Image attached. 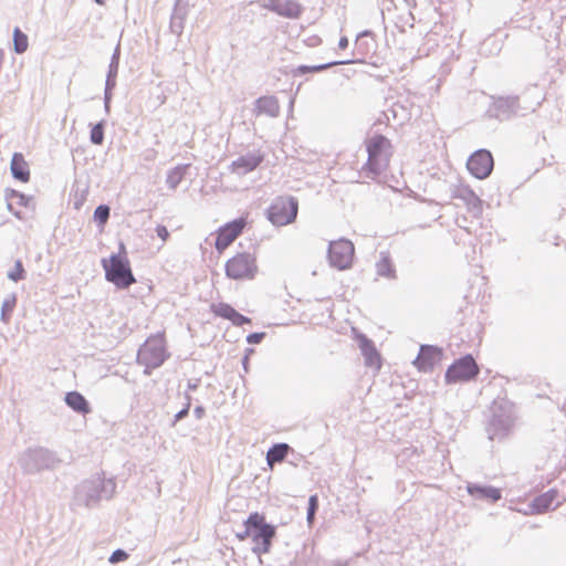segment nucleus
Segmentation results:
<instances>
[{
	"instance_id": "39448f33",
	"label": "nucleus",
	"mask_w": 566,
	"mask_h": 566,
	"mask_svg": "<svg viewBox=\"0 0 566 566\" xmlns=\"http://www.w3.org/2000/svg\"><path fill=\"white\" fill-rule=\"evenodd\" d=\"M224 271L234 281L254 280L259 272L256 256L249 252L235 253L226 262Z\"/></svg>"
},
{
	"instance_id": "1a4fd4ad",
	"label": "nucleus",
	"mask_w": 566,
	"mask_h": 566,
	"mask_svg": "<svg viewBox=\"0 0 566 566\" xmlns=\"http://www.w3.org/2000/svg\"><path fill=\"white\" fill-rule=\"evenodd\" d=\"M494 160L492 154L486 149H479L473 153L468 161V170L478 179H485L493 170Z\"/></svg>"
},
{
	"instance_id": "2eb2a0df",
	"label": "nucleus",
	"mask_w": 566,
	"mask_h": 566,
	"mask_svg": "<svg viewBox=\"0 0 566 566\" xmlns=\"http://www.w3.org/2000/svg\"><path fill=\"white\" fill-rule=\"evenodd\" d=\"M375 271L378 277L396 280L397 271L389 252H381L375 263Z\"/></svg>"
},
{
	"instance_id": "f3484780",
	"label": "nucleus",
	"mask_w": 566,
	"mask_h": 566,
	"mask_svg": "<svg viewBox=\"0 0 566 566\" xmlns=\"http://www.w3.org/2000/svg\"><path fill=\"white\" fill-rule=\"evenodd\" d=\"M11 172L12 176L21 181L28 182L31 177L30 167L24 156L21 153H14L11 160Z\"/></svg>"
},
{
	"instance_id": "9b49d317",
	"label": "nucleus",
	"mask_w": 566,
	"mask_h": 566,
	"mask_svg": "<svg viewBox=\"0 0 566 566\" xmlns=\"http://www.w3.org/2000/svg\"><path fill=\"white\" fill-rule=\"evenodd\" d=\"M211 312L219 317L230 321L235 326H242L244 324H251V319L238 311H235L230 304L217 303L211 305Z\"/></svg>"
},
{
	"instance_id": "c9c22d12",
	"label": "nucleus",
	"mask_w": 566,
	"mask_h": 566,
	"mask_svg": "<svg viewBox=\"0 0 566 566\" xmlns=\"http://www.w3.org/2000/svg\"><path fill=\"white\" fill-rule=\"evenodd\" d=\"M84 199H85V197H84V195H82V196H81V198H80V200H78L77 202H75V208H76V209H80V208H81V206H82V203H83Z\"/></svg>"
},
{
	"instance_id": "6ab92c4d",
	"label": "nucleus",
	"mask_w": 566,
	"mask_h": 566,
	"mask_svg": "<svg viewBox=\"0 0 566 566\" xmlns=\"http://www.w3.org/2000/svg\"><path fill=\"white\" fill-rule=\"evenodd\" d=\"M245 525V532L243 534H239L238 538L240 541L245 539L248 536L251 535V530H255L259 532L263 528V526H270V524L265 523V516L263 514H260L258 512L251 513L248 517V520L244 522Z\"/></svg>"
},
{
	"instance_id": "9d476101",
	"label": "nucleus",
	"mask_w": 566,
	"mask_h": 566,
	"mask_svg": "<svg viewBox=\"0 0 566 566\" xmlns=\"http://www.w3.org/2000/svg\"><path fill=\"white\" fill-rule=\"evenodd\" d=\"M442 360L441 349L433 346H421L417 358L413 360V365L419 371L427 373L439 365Z\"/></svg>"
},
{
	"instance_id": "dca6fc26",
	"label": "nucleus",
	"mask_w": 566,
	"mask_h": 566,
	"mask_svg": "<svg viewBox=\"0 0 566 566\" xmlns=\"http://www.w3.org/2000/svg\"><path fill=\"white\" fill-rule=\"evenodd\" d=\"M557 491L549 490L538 496H536L531 504V512L533 514H543L556 506Z\"/></svg>"
},
{
	"instance_id": "ddd939ff",
	"label": "nucleus",
	"mask_w": 566,
	"mask_h": 566,
	"mask_svg": "<svg viewBox=\"0 0 566 566\" xmlns=\"http://www.w3.org/2000/svg\"><path fill=\"white\" fill-rule=\"evenodd\" d=\"M358 340H359L360 350L365 358L366 366L378 371L381 368L382 360H381V356H380L379 352L376 349L374 343L364 335H360L358 337Z\"/></svg>"
},
{
	"instance_id": "bb28decb",
	"label": "nucleus",
	"mask_w": 566,
	"mask_h": 566,
	"mask_svg": "<svg viewBox=\"0 0 566 566\" xmlns=\"http://www.w3.org/2000/svg\"><path fill=\"white\" fill-rule=\"evenodd\" d=\"M318 506V497L317 495H312L308 500V511H307V520L312 522L315 515V512Z\"/></svg>"
},
{
	"instance_id": "a211bd4d",
	"label": "nucleus",
	"mask_w": 566,
	"mask_h": 566,
	"mask_svg": "<svg viewBox=\"0 0 566 566\" xmlns=\"http://www.w3.org/2000/svg\"><path fill=\"white\" fill-rule=\"evenodd\" d=\"M263 157L260 154L242 156L234 160L231 168L234 172L244 174L254 170L262 161Z\"/></svg>"
},
{
	"instance_id": "0eeeda50",
	"label": "nucleus",
	"mask_w": 566,
	"mask_h": 566,
	"mask_svg": "<svg viewBox=\"0 0 566 566\" xmlns=\"http://www.w3.org/2000/svg\"><path fill=\"white\" fill-rule=\"evenodd\" d=\"M248 224L247 217L227 222L216 231L214 247L219 253L228 249L241 235Z\"/></svg>"
},
{
	"instance_id": "423d86ee",
	"label": "nucleus",
	"mask_w": 566,
	"mask_h": 566,
	"mask_svg": "<svg viewBox=\"0 0 566 566\" xmlns=\"http://www.w3.org/2000/svg\"><path fill=\"white\" fill-rule=\"evenodd\" d=\"M480 369L471 355L463 356L455 360L447 370L446 379L448 382H462L474 379Z\"/></svg>"
},
{
	"instance_id": "f704fd0d",
	"label": "nucleus",
	"mask_w": 566,
	"mask_h": 566,
	"mask_svg": "<svg viewBox=\"0 0 566 566\" xmlns=\"http://www.w3.org/2000/svg\"><path fill=\"white\" fill-rule=\"evenodd\" d=\"M258 103H259V106H261L262 104H265V103L274 104L272 99H268V98H260Z\"/></svg>"
},
{
	"instance_id": "f8f14e48",
	"label": "nucleus",
	"mask_w": 566,
	"mask_h": 566,
	"mask_svg": "<svg viewBox=\"0 0 566 566\" xmlns=\"http://www.w3.org/2000/svg\"><path fill=\"white\" fill-rule=\"evenodd\" d=\"M266 8L289 19H296L302 13V7L294 0H270Z\"/></svg>"
},
{
	"instance_id": "e433bc0d",
	"label": "nucleus",
	"mask_w": 566,
	"mask_h": 566,
	"mask_svg": "<svg viewBox=\"0 0 566 566\" xmlns=\"http://www.w3.org/2000/svg\"><path fill=\"white\" fill-rule=\"evenodd\" d=\"M98 4H105L106 0H95Z\"/></svg>"
},
{
	"instance_id": "473e14b6",
	"label": "nucleus",
	"mask_w": 566,
	"mask_h": 566,
	"mask_svg": "<svg viewBox=\"0 0 566 566\" xmlns=\"http://www.w3.org/2000/svg\"><path fill=\"white\" fill-rule=\"evenodd\" d=\"M339 49L344 50L348 46V39L346 36H342L338 42Z\"/></svg>"
},
{
	"instance_id": "412c9836",
	"label": "nucleus",
	"mask_w": 566,
	"mask_h": 566,
	"mask_svg": "<svg viewBox=\"0 0 566 566\" xmlns=\"http://www.w3.org/2000/svg\"><path fill=\"white\" fill-rule=\"evenodd\" d=\"M289 452V446L285 443L275 444L266 453V461L270 468L275 463L281 462L285 459Z\"/></svg>"
},
{
	"instance_id": "4be33fe9",
	"label": "nucleus",
	"mask_w": 566,
	"mask_h": 566,
	"mask_svg": "<svg viewBox=\"0 0 566 566\" xmlns=\"http://www.w3.org/2000/svg\"><path fill=\"white\" fill-rule=\"evenodd\" d=\"M469 493L473 496L490 499L493 502L501 499V492L495 488L473 486L469 488Z\"/></svg>"
},
{
	"instance_id": "cd10ccee",
	"label": "nucleus",
	"mask_w": 566,
	"mask_h": 566,
	"mask_svg": "<svg viewBox=\"0 0 566 566\" xmlns=\"http://www.w3.org/2000/svg\"><path fill=\"white\" fill-rule=\"evenodd\" d=\"M128 558V554L122 549H117L115 551L111 557H109V562L112 564H116V563H119V562H124Z\"/></svg>"
},
{
	"instance_id": "4468645a",
	"label": "nucleus",
	"mask_w": 566,
	"mask_h": 566,
	"mask_svg": "<svg viewBox=\"0 0 566 566\" xmlns=\"http://www.w3.org/2000/svg\"><path fill=\"white\" fill-rule=\"evenodd\" d=\"M275 527L273 525L263 526L262 530L252 534V541L255 544V551L260 554L270 552L272 539L275 536Z\"/></svg>"
},
{
	"instance_id": "f03ea898",
	"label": "nucleus",
	"mask_w": 566,
	"mask_h": 566,
	"mask_svg": "<svg viewBox=\"0 0 566 566\" xmlns=\"http://www.w3.org/2000/svg\"><path fill=\"white\" fill-rule=\"evenodd\" d=\"M102 266L105 272V279L118 289H128L136 282L126 248L123 243L117 253H113L109 258L102 260Z\"/></svg>"
},
{
	"instance_id": "6e6552de",
	"label": "nucleus",
	"mask_w": 566,
	"mask_h": 566,
	"mask_svg": "<svg viewBox=\"0 0 566 566\" xmlns=\"http://www.w3.org/2000/svg\"><path fill=\"white\" fill-rule=\"evenodd\" d=\"M355 248L349 240L340 239L329 244L328 259L333 266L346 270L354 261Z\"/></svg>"
},
{
	"instance_id": "c756f323",
	"label": "nucleus",
	"mask_w": 566,
	"mask_h": 566,
	"mask_svg": "<svg viewBox=\"0 0 566 566\" xmlns=\"http://www.w3.org/2000/svg\"><path fill=\"white\" fill-rule=\"evenodd\" d=\"M8 198H9V200H14V199H17V200H18V202H19L20 205H23V206H27V205H28V202H29V199H28L24 195H22V193H20V192H18V191H15V190H11L10 195L8 196Z\"/></svg>"
},
{
	"instance_id": "b1692460",
	"label": "nucleus",
	"mask_w": 566,
	"mask_h": 566,
	"mask_svg": "<svg viewBox=\"0 0 566 566\" xmlns=\"http://www.w3.org/2000/svg\"><path fill=\"white\" fill-rule=\"evenodd\" d=\"M186 167H176L169 171L167 176V184L170 188H176L177 185L184 179Z\"/></svg>"
},
{
	"instance_id": "393cba45",
	"label": "nucleus",
	"mask_w": 566,
	"mask_h": 566,
	"mask_svg": "<svg viewBox=\"0 0 566 566\" xmlns=\"http://www.w3.org/2000/svg\"><path fill=\"white\" fill-rule=\"evenodd\" d=\"M109 218V208L105 205L98 206L94 211V219L101 226H104Z\"/></svg>"
},
{
	"instance_id": "7c9ffc66",
	"label": "nucleus",
	"mask_w": 566,
	"mask_h": 566,
	"mask_svg": "<svg viewBox=\"0 0 566 566\" xmlns=\"http://www.w3.org/2000/svg\"><path fill=\"white\" fill-rule=\"evenodd\" d=\"M265 334L264 333H253V334H250L248 335L247 337V342L249 344H259L262 342V339L264 338Z\"/></svg>"
},
{
	"instance_id": "72a5a7b5",
	"label": "nucleus",
	"mask_w": 566,
	"mask_h": 566,
	"mask_svg": "<svg viewBox=\"0 0 566 566\" xmlns=\"http://www.w3.org/2000/svg\"><path fill=\"white\" fill-rule=\"evenodd\" d=\"M188 413V407L182 409L181 411H179L177 415H176V420H180L181 418H184L186 415Z\"/></svg>"
},
{
	"instance_id": "aec40b11",
	"label": "nucleus",
	"mask_w": 566,
	"mask_h": 566,
	"mask_svg": "<svg viewBox=\"0 0 566 566\" xmlns=\"http://www.w3.org/2000/svg\"><path fill=\"white\" fill-rule=\"evenodd\" d=\"M65 402L70 408H72L76 412L88 413L90 406L84 396H82L77 391L67 392L65 396Z\"/></svg>"
},
{
	"instance_id": "5701e85b",
	"label": "nucleus",
	"mask_w": 566,
	"mask_h": 566,
	"mask_svg": "<svg viewBox=\"0 0 566 566\" xmlns=\"http://www.w3.org/2000/svg\"><path fill=\"white\" fill-rule=\"evenodd\" d=\"M13 44L14 51L19 54L24 53L28 50V35L23 33L19 28H15L13 31Z\"/></svg>"
},
{
	"instance_id": "c85d7f7f",
	"label": "nucleus",
	"mask_w": 566,
	"mask_h": 566,
	"mask_svg": "<svg viewBox=\"0 0 566 566\" xmlns=\"http://www.w3.org/2000/svg\"><path fill=\"white\" fill-rule=\"evenodd\" d=\"M342 63L343 62H331L325 65H318V66H312V67L303 66V67H301V70H302V72H318V71L325 70L329 66L342 64Z\"/></svg>"
},
{
	"instance_id": "7ed1b4c3",
	"label": "nucleus",
	"mask_w": 566,
	"mask_h": 566,
	"mask_svg": "<svg viewBox=\"0 0 566 566\" xmlns=\"http://www.w3.org/2000/svg\"><path fill=\"white\" fill-rule=\"evenodd\" d=\"M169 357L165 333L150 335L140 346L137 354V363L144 366V373H150L160 367Z\"/></svg>"
},
{
	"instance_id": "f257e3e1",
	"label": "nucleus",
	"mask_w": 566,
	"mask_h": 566,
	"mask_svg": "<svg viewBox=\"0 0 566 566\" xmlns=\"http://www.w3.org/2000/svg\"><path fill=\"white\" fill-rule=\"evenodd\" d=\"M367 160L361 167V172L368 178H376L386 171L390 165L394 153L391 142L384 135L377 134L365 142Z\"/></svg>"
},
{
	"instance_id": "2f4dec72",
	"label": "nucleus",
	"mask_w": 566,
	"mask_h": 566,
	"mask_svg": "<svg viewBox=\"0 0 566 566\" xmlns=\"http://www.w3.org/2000/svg\"><path fill=\"white\" fill-rule=\"evenodd\" d=\"M156 233L164 242L169 238V231L165 226L158 224L156 227Z\"/></svg>"
},
{
	"instance_id": "20e7f679",
	"label": "nucleus",
	"mask_w": 566,
	"mask_h": 566,
	"mask_svg": "<svg viewBox=\"0 0 566 566\" xmlns=\"http://www.w3.org/2000/svg\"><path fill=\"white\" fill-rule=\"evenodd\" d=\"M298 213V200L289 195L276 197L265 211L266 219L274 227H285L293 223Z\"/></svg>"
},
{
	"instance_id": "a878e982",
	"label": "nucleus",
	"mask_w": 566,
	"mask_h": 566,
	"mask_svg": "<svg viewBox=\"0 0 566 566\" xmlns=\"http://www.w3.org/2000/svg\"><path fill=\"white\" fill-rule=\"evenodd\" d=\"M91 140L96 145H101L104 140V130L102 124L95 125L91 130Z\"/></svg>"
}]
</instances>
